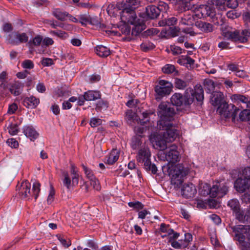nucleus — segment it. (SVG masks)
I'll use <instances>...</instances> for the list:
<instances>
[{"mask_svg": "<svg viewBox=\"0 0 250 250\" xmlns=\"http://www.w3.org/2000/svg\"><path fill=\"white\" fill-rule=\"evenodd\" d=\"M224 96L222 92L220 91H213L210 96V102L213 106H220L224 101Z\"/></svg>", "mask_w": 250, "mask_h": 250, "instance_id": "obj_17", "label": "nucleus"}, {"mask_svg": "<svg viewBox=\"0 0 250 250\" xmlns=\"http://www.w3.org/2000/svg\"><path fill=\"white\" fill-rule=\"evenodd\" d=\"M140 47L143 51L147 52L154 48L155 45L150 42H144L141 44Z\"/></svg>", "mask_w": 250, "mask_h": 250, "instance_id": "obj_44", "label": "nucleus"}, {"mask_svg": "<svg viewBox=\"0 0 250 250\" xmlns=\"http://www.w3.org/2000/svg\"><path fill=\"white\" fill-rule=\"evenodd\" d=\"M250 182L244 178H238L234 183V187L237 191L243 192L249 188Z\"/></svg>", "mask_w": 250, "mask_h": 250, "instance_id": "obj_16", "label": "nucleus"}, {"mask_svg": "<svg viewBox=\"0 0 250 250\" xmlns=\"http://www.w3.org/2000/svg\"><path fill=\"white\" fill-rule=\"evenodd\" d=\"M82 167L87 178L90 180L93 179L95 177L93 171L90 168L87 167L83 164L82 165Z\"/></svg>", "mask_w": 250, "mask_h": 250, "instance_id": "obj_42", "label": "nucleus"}, {"mask_svg": "<svg viewBox=\"0 0 250 250\" xmlns=\"http://www.w3.org/2000/svg\"><path fill=\"white\" fill-rule=\"evenodd\" d=\"M40 184L35 182L33 185L32 191L30 190L31 184L27 180L23 181L21 184L17 186V190L19 196L22 198H29L31 196H34L36 200L40 191Z\"/></svg>", "mask_w": 250, "mask_h": 250, "instance_id": "obj_4", "label": "nucleus"}, {"mask_svg": "<svg viewBox=\"0 0 250 250\" xmlns=\"http://www.w3.org/2000/svg\"><path fill=\"white\" fill-rule=\"evenodd\" d=\"M167 173L170 177L171 182L177 187L180 186L188 174V170L182 164H169L167 167Z\"/></svg>", "mask_w": 250, "mask_h": 250, "instance_id": "obj_1", "label": "nucleus"}, {"mask_svg": "<svg viewBox=\"0 0 250 250\" xmlns=\"http://www.w3.org/2000/svg\"><path fill=\"white\" fill-rule=\"evenodd\" d=\"M196 193V189L191 183L184 185L182 189V195L186 198L193 197Z\"/></svg>", "mask_w": 250, "mask_h": 250, "instance_id": "obj_15", "label": "nucleus"}, {"mask_svg": "<svg viewBox=\"0 0 250 250\" xmlns=\"http://www.w3.org/2000/svg\"><path fill=\"white\" fill-rule=\"evenodd\" d=\"M209 185L207 183H205L201 186L200 192L201 194L206 196L208 195H209Z\"/></svg>", "mask_w": 250, "mask_h": 250, "instance_id": "obj_49", "label": "nucleus"}, {"mask_svg": "<svg viewBox=\"0 0 250 250\" xmlns=\"http://www.w3.org/2000/svg\"><path fill=\"white\" fill-rule=\"evenodd\" d=\"M146 15L144 16H141L144 19H154L159 15V10L156 6L149 5L146 8Z\"/></svg>", "mask_w": 250, "mask_h": 250, "instance_id": "obj_19", "label": "nucleus"}, {"mask_svg": "<svg viewBox=\"0 0 250 250\" xmlns=\"http://www.w3.org/2000/svg\"><path fill=\"white\" fill-rule=\"evenodd\" d=\"M232 232L234 233V238L240 244L243 243L246 239H250L249 237L250 228L249 226L238 225L230 227Z\"/></svg>", "mask_w": 250, "mask_h": 250, "instance_id": "obj_7", "label": "nucleus"}, {"mask_svg": "<svg viewBox=\"0 0 250 250\" xmlns=\"http://www.w3.org/2000/svg\"><path fill=\"white\" fill-rule=\"evenodd\" d=\"M226 15L228 18L234 19L239 17L241 15V13L240 12H237L233 9L227 12Z\"/></svg>", "mask_w": 250, "mask_h": 250, "instance_id": "obj_50", "label": "nucleus"}, {"mask_svg": "<svg viewBox=\"0 0 250 250\" xmlns=\"http://www.w3.org/2000/svg\"><path fill=\"white\" fill-rule=\"evenodd\" d=\"M163 71L165 73L169 74L173 73L175 70V66L171 64H167L163 68Z\"/></svg>", "mask_w": 250, "mask_h": 250, "instance_id": "obj_55", "label": "nucleus"}, {"mask_svg": "<svg viewBox=\"0 0 250 250\" xmlns=\"http://www.w3.org/2000/svg\"><path fill=\"white\" fill-rule=\"evenodd\" d=\"M120 152L117 149H113L106 157L105 162L109 165H113L119 159Z\"/></svg>", "mask_w": 250, "mask_h": 250, "instance_id": "obj_25", "label": "nucleus"}, {"mask_svg": "<svg viewBox=\"0 0 250 250\" xmlns=\"http://www.w3.org/2000/svg\"><path fill=\"white\" fill-rule=\"evenodd\" d=\"M238 120L242 122L250 121V111L248 109H244L241 111L238 119L236 118V121Z\"/></svg>", "mask_w": 250, "mask_h": 250, "instance_id": "obj_36", "label": "nucleus"}, {"mask_svg": "<svg viewBox=\"0 0 250 250\" xmlns=\"http://www.w3.org/2000/svg\"><path fill=\"white\" fill-rule=\"evenodd\" d=\"M22 129L24 134L29 138L31 141H33L39 137V133L31 125L24 126Z\"/></svg>", "mask_w": 250, "mask_h": 250, "instance_id": "obj_21", "label": "nucleus"}, {"mask_svg": "<svg viewBox=\"0 0 250 250\" xmlns=\"http://www.w3.org/2000/svg\"><path fill=\"white\" fill-rule=\"evenodd\" d=\"M174 114V109L173 108L168 107L165 103H161L158 109V115L160 118L157 123L158 128H163L165 125L168 126Z\"/></svg>", "mask_w": 250, "mask_h": 250, "instance_id": "obj_3", "label": "nucleus"}, {"mask_svg": "<svg viewBox=\"0 0 250 250\" xmlns=\"http://www.w3.org/2000/svg\"><path fill=\"white\" fill-rule=\"evenodd\" d=\"M171 246L176 249H180L187 248L188 246V244L187 243H183L182 241H180V242L177 241H173L170 242Z\"/></svg>", "mask_w": 250, "mask_h": 250, "instance_id": "obj_43", "label": "nucleus"}, {"mask_svg": "<svg viewBox=\"0 0 250 250\" xmlns=\"http://www.w3.org/2000/svg\"><path fill=\"white\" fill-rule=\"evenodd\" d=\"M177 20L175 17H171L165 20V25L168 26L174 25L176 24Z\"/></svg>", "mask_w": 250, "mask_h": 250, "instance_id": "obj_63", "label": "nucleus"}, {"mask_svg": "<svg viewBox=\"0 0 250 250\" xmlns=\"http://www.w3.org/2000/svg\"><path fill=\"white\" fill-rule=\"evenodd\" d=\"M86 101H95L101 98V95L99 91L89 90L84 93Z\"/></svg>", "mask_w": 250, "mask_h": 250, "instance_id": "obj_31", "label": "nucleus"}, {"mask_svg": "<svg viewBox=\"0 0 250 250\" xmlns=\"http://www.w3.org/2000/svg\"><path fill=\"white\" fill-rule=\"evenodd\" d=\"M135 22L130 24L134 26L132 29L131 34L136 36L145 29V24L143 20L139 19L135 20Z\"/></svg>", "mask_w": 250, "mask_h": 250, "instance_id": "obj_23", "label": "nucleus"}, {"mask_svg": "<svg viewBox=\"0 0 250 250\" xmlns=\"http://www.w3.org/2000/svg\"><path fill=\"white\" fill-rule=\"evenodd\" d=\"M194 60L189 57L188 55H182L179 57L177 60V62L182 65L188 66L189 65L191 66L194 63Z\"/></svg>", "mask_w": 250, "mask_h": 250, "instance_id": "obj_35", "label": "nucleus"}, {"mask_svg": "<svg viewBox=\"0 0 250 250\" xmlns=\"http://www.w3.org/2000/svg\"><path fill=\"white\" fill-rule=\"evenodd\" d=\"M40 103V100L33 96L24 98L22 101L23 105L28 108H35Z\"/></svg>", "mask_w": 250, "mask_h": 250, "instance_id": "obj_20", "label": "nucleus"}, {"mask_svg": "<svg viewBox=\"0 0 250 250\" xmlns=\"http://www.w3.org/2000/svg\"><path fill=\"white\" fill-rule=\"evenodd\" d=\"M215 15V11L213 6L207 5H201L196 9L195 16L199 18L207 17L213 18Z\"/></svg>", "mask_w": 250, "mask_h": 250, "instance_id": "obj_12", "label": "nucleus"}, {"mask_svg": "<svg viewBox=\"0 0 250 250\" xmlns=\"http://www.w3.org/2000/svg\"><path fill=\"white\" fill-rule=\"evenodd\" d=\"M239 109L234 104H229L227 102H223L217 108V111L221 117L225 118H231V121L233 123L236 122V118Z\"/></svg>", "mask_w": 250, "mask_h": 250, "instance_id": "obj_5", "label": "nucleus"}, {"mask_svg": "<svg viewBox=\"0 0 250 250\" xmlns=\"http://www.w3.org/2000/svg\"><path fill=\"white\" fill-rule=\"evenodd\" d=\"M231 101L233 103H235L237 104H238L239 103H243L247 105L248 101L249 99L247 97H246L245 95L238 94H235L232 95L230 97Z\"/></svg>", "mask_w": 250, "mask_h": 250, "instance_id": "obj_29", "label": "nucleus"}, {"mask_svg": "<svg viewBox=\"0 0 250 250\" xmlns=\"http://www.w3.org/2000/svg\"><path fill=\"white\" fill-rule=\"evenodd\" d=\"M121 10V20L122 22L127 23H134L137 19L136 13L133 9L124 6Z\"/></svg>", "mask_w": 250, "mask_h": 250, "instance_id": "obj_11", "label": "nucleus"}, {"mask_svg": "<svg viewBox=\"0 0 250 250\" xmlns=\"http://www.w3.org/2000/svg\"><path fill=\"white\" fill-rule=\"evenodd\" d=\"M157 7L159 9L160 13L161 11L167 12L169 8L168 4L167 3L162 1L159 2L158 6H157Z\"/></svg>", "mask_w": 250, "mask_h": 250, "instance_id": "obj_51", "label": "nucleus"}, {"mask_svg": "<svg viewBox=\"0 0 250 250\" xmlns=\"http://www.w3.org/2000/svg\"><path fill=\"white\" fill-rule=\"evenodd\" d=\"M228 206L231 208L234 213L240 209V205L239 201L236 199H232L228 202Z\"/></svg>", "mask_w": 250, "mask_h": 250, "instance_id": "obj_37", "label": "nucleus"}, {"mask_svg": "<svg viewBox=\"0 0 250 250\" xmlns=\"http://www.w3.org/2000/svg\"><path fill=\"white\" fill-rule=\"evenodd\" d=\"M195 14L192 11H185L183 16L181 17L180 24L181 25H191L193 24Z\"/></svg>", "mask_w": 250, "mask_h": 250, "instance_id": "obj_18", "label": "nucleus"}, {"mask_svg": "<svg viewBox=\"0 0 250 250\" xmlns=\"http://www.w3.org/2000/svg\"><path fill=\"white\" fill-rule=\"evenodd\" d=\"M7 129L8 132L11 135H15L19 132L18 125L17 124H13L12 122L8 125Z\"/></svg>", "mask_w": 250, "mask_h": 250, "instance_id": "obj_41", "label": "nucleus"}, {"mask_svg": "<svg viewBox=\"0 0 250 250\" xmlns=\"http://www.w3.org/2000/svg\"><path fill=\"white\" fill-rule=\"evenodd\" d=\"M172 88V84L171 83L163 80L159 81L158 84L155 86L154 89L156 99L160 100L163 97L169 95Z\"/></svg>", "mask_w": 250, "mask_h": 250, "instance_id": "obj_8", "label": "nucleus"}, {"mask_svg": "<svg viewBox=\"0 0 250 250\" xmlns=\"http://www.w3.org/2000/svg\"><path fill=\"white\" fill-rule=\"evenodd\" d=\"M170 101L173 105L176 106H187L193 103V98L188 94L183 96L182 94L175 93L171 96Z\"/></svg>", "mask_w": 250, "mask_h": 250, "instance_id": "obj_9", "label": "nucleus"}, {"mask_svg": "<svg viewBox=\"0 0 250 250\" xmlns=\"http://www.w3.org/2000/svg\"><path fill=\"white\" fill-rule=\"evenodd\" d=\"M64 179L63 180V184L67 189H69L71 185V180L67 172H63Z\"/></svg>", "mask_w": 250, "mask_h": 250, "instance_id": "obj_46", "label": "nucleus"}, {"mask_svg": "<svg viewBox=\"0 0 250 250\" xmlns=\"http://www.w3.org/2000/svg\"><path fill=\"white\" fill-rule=\"evenodd\" d=\"M70 173L72 175V184L77 185L79 183V174L78 168L76 166L71 163L70 165Z\"/></svg>", "mask_w": 250, "mask_h": 250, "instance_id": "obj_30", "label": "nucleus"}, {"mask_svg": "<svg viewBox=\"0 0 250 250\" xmlns=\"http://www.w3.org/2000/svg\"><path fill=\"white\" fill-rule=\"evenodd\" d=\"M223 36L227 39L235 42L245 43L248 41L250 37V31L245 29L240 32L239 30H234L223 32Z\"/></svg>", "mask_w": 250, "mask_h": 250, "instance_id": "obj_6", "label": "nucleus"}, {"mask_svg": "<svg viewBox=\"0 0 250 250\" xmlns=\"http://www.w3.org/2000/svg\"><path fill=\"white\" fill-rule=\"evenodd\" d=\"M95 52L97 55L103 58L107 57L111 53V51L108 48L102 45L96 46Z\"/></svg>", "mask_w": 250, "mask_h": 250, "instance_id": "obj_27", "label": "nucleus"}, {"mask_svg": "<svg viewBox=\"0 0 250 250\" xmlns=\"http://www.w3.org/2000/svg\"><path fill=\"white\" fill-rule=\"evenodd\" d=\"M233 213L235 214L236 218L240 222L243 223L247 222L245 210H240L239 209L234 212Z\"/></svg>", "mask_w": 250, "mask_h": 250, "instance_id": "obj_39", "label": "nucleus"}, {"mask_svg": "<svg viewBox=\"0 0 250 250\" xmlns=\"http://www.w3.org/2000/svg\"><path fill=\"white\" fill-rule=\"evenodd\" d=\"M155 145L160 150H164L167 148V143H168L166 141V139L162 136L159 135L156 136L155 138Z\"/></svg>", "mask_w": 250, "mask_h": 250, "instance_id": "obj_33", "label": "nucleus"}, {"mask_svg": "<svg viewBox=\"0 0 250 250\" xmlns=\"http://www.w3.org/2000/svg\"><path fill=\"white\" fill-rule=\"evenodd\" d=\"M58 239L60 241L61 243L65 248H68L71 245V240L69 239L66 240L63 236L58 234L57 235Z\"/></svg>", "mask_w": 250, "mask_h": 250, "instance_id": "obj_45", "label": "nucleus"}, {"mask_svg": "<svg viewBox=\"0 0 250 250\" xmlns=\"http://www.w3.org/2000/svg\"><path fill=\"white\" fill-rule=\"evenodd\" d=\"M170 49L172 54L174 55H178L182 53V49L178 46L171 45Z\"/></svg>", "mask_w": 250, "mask_h": 250, "instance_id": "obj_59", "label": "nucleus"}, {"mask_svg": "<svg viewBox=\"0 0 250 250\" xmlns=\"http://www.w3.org/2000/svg\"><path fill=\"white\" fill-rule=\"evenodd\" d=\"M175 87L179 89H184L188 85L187 81H184L179 78H175L174 80Z\"/></svg>", "mask_w": 250, "mask_h": 250, "instance_id": "obj_40", "label": "nucleus"}, {"mask_svg": "<svg viewBox=\"0 0 250 250\" xmlns=\"http://www.w3.org/2000/svg\"><path fill=\"white\" fill-rule=\"evenodd\" d=\"M131 146L133 150H137V151L142 147L146 146L143 144L140 136H136L132 138Z\"/></svg>", "mask_w": 250, "mask_h": 250, "instance_id": "obj_32", "label": "nucleus"}, {"mask_svg": "<svg viewBox=\"0 0 250 250\" xmlns=\"http://www.w3.org/2000/svg\"><path fill=\"white\" fill-rule=\"evenodd\" d=\"M195 25L201 31L205 33H209L213 31V26L209 23L199 21H197Z\"/></svg>", "mask_w": 250, "mask_h": 250, "instance_id": "obj_28", "label": "nucleus"}, {"mask_svg": "<svg viewBox=\"0 0 250 250\" xmlns=\"http://www.w3.org/2000/svg\"><path fill=\"white\" fill-rule=\"evenodd\" d=\"M88 23L93 25L98 26L100 24V21L97 17L89 16Z\"/></svg>", "mask_w": 250, "mask_h": 250, "instance_id": "obj_62", "label": "nucleus"}, {"mask_svg": "<svg viewBox=\"0 0 250 250\" xmlns=\"http://www.w3.org/2000/svg\"><path fill=\"white\" fill-rule=\"evenodd\" d=\"M154 114L153 111H146L142 113V118L138 122L142 125H144L149 121V116Z\"/></svg>", "mask_w": 250, "mask_h": 250, "instance_id": "obj_38", "label": "nucleus"}, {"mask_svg": "<svg viewBox=\"0 0 250 250\" xmlns=\"http://www.w3.org/2000/svg\"><path fill=\"white\" fill-rule=\"evenodd\" d=\"M89 15H87L86 14H82L79 16V19L80 20L79 22L82 24V25H86L89 22Z\"/></svg>", "mask_w": 250, "mask_h": 250, "instance_id": "obj_53", "label": "nucleus"}, {"mask_svg": "<svg viewBox=\"0 0 250 250\" xmlns=\"http://www.w3.org/2000/svg\"><path fill=\"white\" fill-rule=\"evenodd\" d=\"M21 66L25 69H30L34 67V64L32 61L30 60H26L22 62Z\"/></svg>", "mask_w": 250, "mask_h": 250, "instance_id": "obj_54", "label": "nucleus"}, {"mask_svg": "<svg viewBox=\"0 0 250 250\" xmlns=\"http://www.w3.org/2000/svg\"><path fill=\"white\" fill-rule=\"evenodd\" d=\"M102 121L99 118H92L90 121V125L92 127H95L101 125Z\"/></svg>", "mask_w": 250, "mask_h": 250, "instance_id": "obj_56", "label": "nucleus"}, {"mask_svg": "<svg viewBox=\"0 0 250 250\" xmlns=\"http://www.w3.org/2000/svg\"><path fill=\"white\" fill-rule=\"evenodd\" d=\"M91 185L93 186V188L97 190H99L101 188L100 183L98 180L95 177L93 179L90 180Z\"/></svg>", "mask_w": 250, "mask_h": 250, "instance_id": "obj_61", "label": "nucleus"}, {"mask_svg": "<svg viewBox=\"0 0 250 250\" xmlns=\"http://www.w3.org/2000/svg\"><path fill=\"white\" fill-rule=\"evenodd\" d=\"M226 5L229 8L235 9L238 6V2L237 0H228Z\"/></svg>", "mask_w": 250, "mask_h": 250, "instance_id": "obj_58", "label": "nucleus"}, {"mask_svg": "<svg viewBox=\"0 0 250 250\" xmlns=\"http://www.w3.org/2000/svg\"><path fill=\"white\" fill-rule=\"evenodd\" d=\"M204 85L209 91H211L215 88V84L214 82L210 79H206L204 81Z\"/></svg>", "mask_w": 250, "mask_h": 250, "instance_id": "obj_52", "label": "nucleus"}, {"mask_svg": "<svg viewBox=\"0 0 250 250\" xmlns=\"http://www.w3.org/2000/svg\"><path fill=\"white\" fill-rule=\"evenodd\" d=\"M242 177L250 182V167H247L243 170Z\"/></svg>", "mask_w": 250, "mask_h": 250, "instance_id": "obj_57", "label": "nucleus"}, {"mask_svg": "<svg viewBox=\"0 0 250 250\" xmlns=\"http://www.w3.org/2000/svg\"><path fill=\"white\" fill-rule=\"evenodd\" d=\"M228 191V188L226 185L217 182L212 187H210L209 195L212 198H221L227 193Z\"/></svg>", "mask_w": 250, "mask_h": 250, "instance_id": "obj_10", "label": "nucleus"}, {"mask_svg": "<svg viewBox=\"0 0 250 250\" xmlns=\"http://www.w3.org/2000/svg\"><path fill=\"white\" fill-rule=\"evenodd\" d=\"M17 109V104L15 103H13L9 105L7 113L9 114H13L15 113Z\"/></svg>", "mask_w": 250, "mask_h": 250, "instance_id": "obj_64", "label": "nucleus"}, {"mask_svg": "<svg viewBox=\"0 0 250 250\" xmlns=\"http://www.w3.org/2000/svg\"><path fill=\"white\" fill-rule=\"evenodd\" d=\"M55 195V191L53 187H51L47 199V202L48 204H51L54 201V196Z\"/></svg>", "mask_w": 250, "mask_h": 250, "instance_id": "obj_60", "label": "nucleus"}, {"mask_svg": "<svg viewBox=\"0 0 250 250\" xmlns=\"http://www.w3.org/2000/svg\"><path fill=\"white\" fill-rule=\"evenodd\" d=\"M159 129L165 130L163 134V137L166 139V141L168 142L174 141L178 135V130L172 126L171 123H170V125L167 126L165 125L163 128Z\"/></svg>", "mask_w": 250, "mask_h": 250, "instance_id": "obj_14", "label": "nucleus"}, {"mask_svg": "<svg viewBox=\"0 0 250 250\" xmlns=\"http://www.w3.org/2000/svg\"><path fill=\"white\" fill-rule=\"evenodd\" d=\"M151 153L147 146L143 147L137 151L136 156L138 163L143 164L145 169L155 174L157 173V168L155 165L152 164L150 161Z\"/></svg>", "mask_w": 250, "mask_h": 250, "instance_id": "obj_2", "label": "nucleus"}, {"mask_svg": "<svg viewBox=\"0 0 250 250\" xmlns=\"http://www.w3.org/2000/svg\"><path fill=\"white\" fill-rule=\"evenodd\" d=\"M42 42V37L40 35L36 36L32 40H30L28 43L30 45H33L34 46H39Z\"/></svg>", "mask_w": 250, "mask_h": 250, "instance_id": "obj_48", "label": "nucleus"}, {"mask_svg": "<svg viewBox=\"0 0 250 250\" xmlns=\"http://www.w3.org/2000/svg\"><path fill=\"white\" fill-rule=\"evenodd\" d=\"M177 148V146L174 145H171L167 148L165 154L166 159L167 161L171 163H175L180 160L181 156Z\"/></svg>", "mask_w": 250, "mask_h": 250, "instance_id": "obj_13", "label": "nucleus"}, {"mask_svg": "<svg viewBox=\"0 0 250 250\" xmlns=\"http://www.w3.org/2000/svg\"><path fill=\"white\" fill-rule=\"evenodd\" d=\"M15 38L20 43L26 42L28 40V37L25 33L21 34L16 33L15 34Z\"/></svg>", "mask_w": 250, "mask_h": 250, "instance_id": "obj_47", "label": "nucleus"}, {"mask_svg": "<svg viewBox=\"0 0 250 250\" xmlns=\"http://www.w3.org/2000/svg\"><path fill=\"white\" fill-rule=\"evenodd\" d=\"M52 14L56 19L61 21H65L68 15V12L60 8L55 9Z\"/></svg>", "mask_w": 250, "mask_h": 250, "instance_id": "obj_34", "label": "nucleus"}, {"mask_svg": "<svg viewBox=\"0 0 250 250\" xmlns=\"http://www.w3.org/2000/svg\"><path fill=\"white\" fill-rule=\"evenodd\" d=\"M140 4V0H126L125 2H118L117 4L119 9H121L124 6L133 9L134 10L138 7Z\"/></svg>", "mask_w": 250, "mask_h": 250, "instance_id": "obj_24", "label": "nucleus"}, {"mask_svg": "<svg viewBox=\"0 0 250 250\" xmlns=\"http://www.w3.org/2000/svg\"><path fill=\"white\" fill-rule=\"evenodd\" d=\"M23 84L17 81L10 84L9 90L11 94L14 96H18L21 94L22 91Z\"/></svg>", "mask_w": 250, "mask_h": 250, "instance_id": "obj_22", "label": "nucleus"}, {"mask_svg": "<svg viewBox=\"0 0 250 250\" xmlns=\"http://www.w3.org/2000/svg\"><path fill=\"white\" fill-rule=\"evenodd\" d=\"M193 99L195 97L196 100L198 102H202L204 99V90L201 85H196L194 87V90L191 93V96Z\"/></svg>", "mask_w": 250, "mask_h": 250, "instance_id": "obj_26", "label": "nucleus"}]
</instances>
